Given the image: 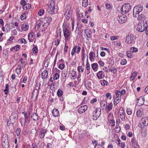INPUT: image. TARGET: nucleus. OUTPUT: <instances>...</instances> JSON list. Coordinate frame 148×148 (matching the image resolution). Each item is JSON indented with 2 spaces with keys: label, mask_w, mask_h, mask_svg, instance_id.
<instances>
[{
  "label": "nucleus",
  "mask_w": 148,
  "mask_h": 148,
  "mask_svg": "<svg viewBox=\"0 0 148 148\" xmlns=\"http://www.w3.org/2000/svg\"><path fill=\"white\" fill-rule=\"evenodd\" d=\"M142 109H139L136 112V115L138 117L141 116L142 114V112L141 111Z\"/></svg>",
  "instance_id": "36"
},
{
  "label": "nucleus",
  "mask_w": 148,
  "mask_h": 148,
  "mask_svg": "<svg viewBox=\"0 0 148 148\" xmlns=\"http://www.w3.org/2000/svg\"><path fill=\"white\" fill-rule=\"evenodd\" d=\"M9 86L8 84H6L5 85V89L3 91L5 94H7L9 92Z\"/></svg>",
  "instance_id": "34"
},
{
  "label": "nucleus",
  "mask_w": 148,
  "mask_h": 148,
  "mask_svg": "<svg viewBox=\"0 0 148 148\" xmlns=\"http://www.w3.org/2000/svg\"><path fill=\"white\" fill-rule=\"evenodd\" d=\"M64 64H60L59 66V68L61 69H63L64 67Z\"/></svg>",
  "instance_id": "62"
},
{
  "label": "nucleus",
  "mask_w": 148,
  "mask_h": 148,
  "mask_svg": "<svg viewBox=\"0 0 148 148\" xmlns=\"http://www.w3.org/2000/svg\"><path fill=\"white\" fill-rule=\"evenodd\" d=\"M20 129L19 128H17L16 130L15 133L18 138H19L20 137Z\"/></svg>",
  "instance_id": "30"
},
{
  "label": "nucleus",
  "mask_w": 148,
  "mask_h": 148,
  "mask_svg": "<svg viewBox=\"0 0 148 148\" xmlns=\"http://www.w3.org/2000/svg\"><path fill=\"white\" fill-rule=\"evenodd\" d=\"M48 75V72L47 70L44 71L41 73V77L42 79H45Z\"/></svg>",
  "instance_id": "16"
},
{
  "label": "nucleus",
  "mask_w": 148,
  "mask_h": 148,
  "mask_svg": "<svg viewBox=\"0 0 148 148\" xmlns=\"http://www.w3.org/2000/svg\"><path fill=\"white\" fill-rule=\"evenodd\" d=\"M63 32L65 38L67 39L71 34V32L69 31V30H63Z\"/></svg>",
  "instance_id": "14"
},
{
  "label": "nucleus",
  "mask_w": 148,
  "mask_h": 148,
  "mask_svg": "<svg viewBox=\"0 0 148 148\" xmlns=\"http://www.w3.org/2000/svg\"><path fill=\"white\" fill-rule=\"evenodd\" d=\"M55 0H49L48 5L47 11L49 14H54L57 11L58 7L55 5Z\"/></svg>",
  "instance_id": "2"
},
{
  "label": "nucleus",
  "mask_w": 148,
  "mask_h": 148,
  "mask_svg": "<svg viewBox=\"0 0 148 148\" xmlns=\"http://www.w3.org/2000/svg\"><path fill=\"white\" fill-rule=\"evenodd\" d=\"M130 51L132 53L136 52L138 51V49L135 47H132L130 48Z\"/></svg>",
  "instance_id": "41"
},
{
  "label": "nucleus",
  "mask_w": 148,
  "mask_h": 148,
  "mask_svg": "<svg viewBox=\"0 0 148 148\" xmlns=\"http://www.w3.org/2000/svg\"><path fill=\"white\" fill-rule=\"evenodd\" d=\"M73 49H75V50L76 51V52L77 53H79L81 50V47L78 46H74Z\"/></svg>",
  "instance_id": "28"
},
{
  "label": "nucleus",
  "mask_w": 148,
  "mask_h": 148,
  "mask_svg": "<svg viewBox=\"0 0 148 148\" xmlns=\"http://www.w3.org/2000/svg\"><path fill=\"white\" fill-rule=\"evenodd\" d=\"M87 30L86 29L85 30V33L86 34V37L88 38H90L91 37L90 34L89 33H87L86 32V31Z\"/></svg>",
  "instance_id": "60"
},
{
  "label": "nucleus",
  "mask_w": 148,
  "mask_h": 148,
  "mask_svg": "<svg viewBox=\"0 0 148 148\" xmlns=\"http://www.w3.org/2000/svg\"><path fill=\"white\" fill-rule=\"evenodd\" d=\"M16 120V116L12 114L10 117V119L8 121L7 124H11L12 125H13L14 123L15 122Z\"/></svg>",
  "instance_id": "9"
},
{
  "label": "nucleus",
  "mask_w": 148,
  "mask_h": 148,
  "mask_svg": "<svg viewBox=\"0 0 148 148\" xmlns=\"http://www.w3.org/2000/svg\"><path fill=\"white\" fill-rule=\"evenodd\" d=\"M106 6L107 9H110L112 8V6L110 4L108 3H106Z\"/></svg>",
  "instance_id": "53"
},
{
  "label": "nucleus",
  "mask_w": 148,
  "mask_h": 148,
  "mask_svg": "<svg viewBox=\"0 0 148 148\" xmlns=\"http://www.w3.org/2000/svg\"><path fill=\"white\" fill-rule=\"evenodd\" d=\"M31 7L30 4L29 3H26L23 6V8L24 10H27L30 8Z\"/></svg>",
  "instance_id": "27"
},
{
  "label": "nucleus",
  "mask_w": 148,
  "mask_h": 148,
  "mask_svg": "<svg viewBox=\"0 0 148 148\" xmlns=\"http://www.w3.org/2000/svg\"><path fill=\"white\" fill-rule=\"evenodd\" d=\"M47 130L46 129H43L40 132L39 135H40V138H43L45 134L46 133Z\"/></svg>",
  "instance_id": "25"
},
{
  "label": "nucleus",
  "mask_w": 148,
  "mask_h": 148,
  "mask_svg": "<svg viewBox=\"0 0 148 148\" xmlns=\"http://www.w3.org/2000/svg\"><path fill=\"white\" fill-rule=\"evenodd\" d=\"M33 46L34 47L32 49V50L34 53L36 54L38 52L37 46L36 45H35L34 44H33Z\"/></svg>",
  "instance_id": "33"
},
{
  "label": "nucleus",
  "mask_w": 148,
  "mask_h": 148,
  "mask_svg": "<svg viewBox=\"0 0 148 148\" xmlns=\"http://www.w3.org/2000/svg\"><path fill=\"white\" fill-rule=\"evenodd\" d=\"M20 48V46L19 45H16V46L13 47V49L17 51Z\"/></svg>",
  "instance_id": "57"
},
{
  "label": "nucleus",
  "mask_w": 148,
  "mask_h": 148,
  "mask_svg": "<svg viewBox=\"0 0 148 148\" xmlns=\"http://www.w3.org/2000/svg\"><path fill=\"white\" fill-rule=\"evenodd\" d=\"M45 19H46L47 23H48V25H49L50 23V22L51 21L52 18L51 17L49 16H48L47 17H45Z\"/></svg>",
  "instance_id": "40"
},
{
  "label": "nucleus",
  "mask_w": 148,
  "mask_h": 148,
  "mask_svg": "<svg viewBox=\"0 0 148 148\" xmlns=\"http://www.w3.org/2000/svg\"><path fill=\"white\" fill-rule=\"evenodd\" d=\"M127 63L126 60L124 59L121 60L120 62V63L121 64L124 65L126 64Z\"/></svg>",
  "instance_id": "50"
},
{
  "label": "nucleus",
  "mask_w": 148,
  "mask_h": 148,
  "mask_svg": "<svg viewBox=\"0 0 148 148\" xmlns=\"http://www.w3.org/2000/svg\"><path fill=\"white\" fill-rule=\"evenodd\" d=\"M89 58L91 61L94 60V59L93 58L94 57H95V54L93 52L91 51L89 54Z\"/></svg>",
  "instance_id": "22"
},
{
  "label": "nucleus",
  "mask_w": 148,
  "mask_h": 148,
  "mask_svg": "<svg viewBox=\"0 0 148 148\" xmlns=\"http://www.w3.org/2000/svg\"><path fill=\"white\" fill-rule=\"evenodd\" d=\"M52 115L53 116L56 117L58 116L59 115V113L57 109H54L52 111Z\"/></svg>",
  "instance_id": "17"
},
{
  "label": "nucleus",
  "mask_w": 148,
  "mask_h": 148,
  "mask_svg": "<svg viewBox=\"0 0 148 148\" xmlns=\"http://www.w3.org/2000/svg\"><path fill=\"white\" fill-rule=\"evenodd\" d=\"M28 24V23L27 22L24 23L21 27L22 29L25 31L27 30L29 27Z\"/></svg>",
  "instance_id": "15"
},
{
  "label": "nucleus",
  "mask_w": 148,
  "mask_h": 148,
  "mask_svg": "<svg viewBox=\"0 0 148 148\" xmlns=\"http://www.w3.org/2000/svg\"><path fill=\"white\" fill-rule=\"evenodd\" d=\"M119 114L120 116V118H121L122 120H123L125 119L124 111L122 107L121 108L119 109Z\"/></svg>",
  "instance_id": "12"
},
{
  "label": "nucleus",
  "mask_w": 148,
  "mask_h": 148,
  "mask_svg": "<svg viewBox=\"0 0 148 148\" xmlns=\"http://www.w3.org/2000/svg\"><path fill=\"white\" fill-rule=\"evenodd\" d=\"M109 62H110V64H111L112 65L114 64V61L113 59L111 58L110 59Z\"/></svg>",
  "instance_id": "59"
},
{
  "label": "nucleus",
  "mask_w": 148,
  "mask_h": 148,
  "mask_svg": "<svg viewBox=\"0 0 148 148\" xmlns=\"http://www.w3.org/2000/svg\"><path fill=\"white\" fill-rule=\"evenodd\" d=\"M26 3V2L24 0H21L20 2V4L23 6Z\"/></svg>",
  "instance_id": "61"
},
{
  "label": "nucleus",
  "mask_w": 148,
  "mask_h": 148,
  "mask_svg": "<svg viewBox=\"0 0 148 148\" xmlns=\"http://www.w3.org/2000/svg\"><path fill=\"white\" fill-rule=\"evenodd\" d=\"M68 70L67 69H64L62 73V75L63 77H66L67 74Z\"/></svg>",
  "instance_id": "44"
},
{
  "label": "nucleus",
  "mask_w": 148,
  "mask_h": 148,
  "mask_svg": "<svg viewBox=\"0 0 148 148\" xmlns=\"http://www.w3.org/2000/svg\"><path fill=\"white\" fill-rule=\"evenodd\" d=\"M98 64L97 63H94L91 65V66L93 70L95 71V70L97 68Z\"/></svg>",
  "instance_id": "46"
},
{
  "label": "nucleus",
  "mask_w": 148,
  "mask_h": 148,
  "mask_svg": "<svg viewBox=\"0 0 148 148\" xmlns=\"http://www.w3.org/2000/svg\"><path fill=\"white\" fill-rule=\"evenodd\" d=\"M143 9V7L142 5H138L136 6L133 10V16L134 17H138L137 19L138 20L143 21L145 19V16L142 14H139Z\"/></svg>",
  "instance_id": "1"
},
{
  "label": "nucleus",
  "mask_w": 148,
  "mask_h": 148,
  "mask_svg": "<svg viewBox=\"0 0 148 148\" xmlns=\"http://www.w3.org/2000/svg\"><path fill=\"white\" fill-rule=\"evenodd\" d=\"M106 96L107 98L109 99H111L112 98V95L110 93L108 92L106 93Z\"/></svg>",
  "instance_id": "55"
},
{
  "label": "nucleus",
  "mask_w": 148,
  "mask_h": 148,
  "mask_svg": "<svg viewBox=\"0 0 148 148\" xmlns=\"http://www.w3.org/2000/svg\"><path fill=\"white\" fill-rule=\"evenodd\" d=\"M71 76H72V79H75L76 78V76H77V75H76L77 74H76V71H73V70H72L71 72Z\"/></svg>",
  "instance_id": "29"
},
{
  "label": "nucleus",
  "mask_w": 148,
  "mask_h": 148,
  "mask_svg": "<svg viewBox=\"0 0 148 148\" xmlns=\"http://www.w3.org/2000/svg\"><path fill=\"white\" fill-rule=\"evenodd\" d=\"M98 63L101 66H103L104 65V63L101 60L99 61Z\"/></svg>",
  "instance_id": "64"
},
{
  "label": "nucleus",
  "mask_w": 148,
  "mask_h": 148,
  "mask_svg": "<svg viewBox=\"0 0 148 148\" xmlns=\"http://www.w3.org/2000/svg\"><path fill=\"white\" fill-rule=\"evenodd\" d=\"M88 0H83L82 6L83 7H86L88 6Z\"/></svg>",
  "instance_id": "35"
},
{
  "label": "nucleus",
  "mask_w": 148,
  "mask_h": 148,
  "mask_svg": "<svg viewBox=\"0 0 148 148\" xmlns=\"http://www.w3.org/2000/svg\"><path fill=\"white\" fill-rule=\"evenodd\" d=\"M88 108L86 105H84L80 107L78 110V112L80 114H82L86 111Z\"/></svg>",
  "instance_id": "11"
},
{
  "label": "nucleus",
  "mask_w": 148,
  "mask_h": 148,
  "mask_svg": "<svg viewBox=\"0 0 148 148\" xmlns=\"http://www.w3.org/2000/svg\"><path fill=\"white\" fill-rule=\"evenodd\" d=\"M116 19L119 23L122 24L126 21L127 19V17L123 14L120 16H118Z\"/></svg>",
  "instance_id": "8"
},
{
  "label": "nucleus",
  "mask_w": 148,
  "mask_h": 148,
  "mask_svg": "<svg viewBox=\"0 0 148 148\" xmlns=\"http://www.w3.org/2000/svg\"><path fill=\"white\" fill-rule=\"evenodd\" d=\"M64 15H65V18L67 20H69V19L71 15L70 14L69 10H66V11L65 12Z\"/></svg>",
  "instance_id": "26"
},
{
  "label": "nucleus",
  "mask_w": 148,
  "mask_h": 148,
  "mask_svg": "<svg viewBox=\"0 0 148 148\" xmlns=\"http://www.w3.org/2000/svg\"><path fill=\"white\" fill-rule=\"evenodd\" d=\"M81 56L82 57V61H84L85 60L86 56V53H85V51L84 48H83L82 51V53Z\"/></svg>",
  "instance_id": "24"
},
{
  "label": "nucleus",
  "mask_w": 148,
  "mask_h": 148,
  "mask_svg": "<svg viewBox=\"0 0 148 148\" xmlns=\"http://www.w3.org/2000/svg\"><path fill=\"white\" fill-rule=\"evenodd\" d=\"M21 67H18L16 70V72L18 74H19L21 73Z\"/></svg>",
  "instance_id": "51"
},
{
  "label": "nucleus",
  "mask_w": 148,
  "mask_h": 148,
  "mask_svg": "<svg viewBox=\"0 0 148 148\" xmlns=\"http://www.w3.org/2000/svg\"><path fill=\"white\" fill-rule=\"evenodd\" d=\"M57 41H56L55 43V45L56 46L58 45L60 42V40L59 38L57 40Z\"/></svg>",
  "instance_id": "63"
},
{
  "label": "nucleus",
  "mask_w": 148,
  "mask_h": 148,
  "mask_svg": "<svg viewBox=\"0 0 148 148\" xmlns=\"http://www.w3.org/2000/svg\"><path fill=\"white\" fill-rule=\"evenodd\" d=\"M141 122L143 125H142L141 123H140L138 125V126L141 128H143L144 126H147L148 125V117H146L142 118L141 120Z\"/></svg>",
  "instance_id": "7"
},
{
  "label": "nucleus",
  "mask_w": 148,
  "mask_h": 148,
  "mask_svg": "<svg viewBox=\"0 0 148 148\" xmlns=\"http://www.w3.org/2000/svg\"><path fill=\"white\" fill-rule=\"evenodd\" d=\"M25 120V123L26 122L27 123H29L30 122V120L29 119H28V118H29V114H28L27 113V112H25L24 113V114Z\"/></svg>",
  "instance_id": "20"
},
{
  "label": "nucleus",
  "mask_w": 148,
  "mask_h": 148,
  "mask_svg": "<svg viewBox=\"0 0 148 148\" xmlns=\"http://www.w3.org/2000/svg\"><path fill=\"white\" fill-rule=\"evenodd\" d=\"M59 74L58 73H56L53 75V79L57 80L59 78Z\"/></svg>",
  "instance_id": "43"
},
{
  "label": "nucleus",
  "mask_w": 148,
  "mask_h": 148,
  "mask_svg": "<svg viewBox=\"0 0 148 148\" xmlns=\"http://www.w3.org/2000/svg\"><path fill=\"white\" fill-rule=\"evenodd\" d=\"M70 24L66 23V22H64L63 24V30H69V27Z\"/></svg>",
  "instance_id": "19"
},
{
  "label": "nucleus",
  "mask_w": 148,
  "mask_h": 148,
  "mask_svg": "<svg viewBox=\"0 0 148 148\" xmlns=\"http://www.w3.org/2000/svg\"><path fill=\"white\" fill-rule=\"evenodd\" d=\"M101 109L100 108H97L93 111L92 118L94 120H97L100 116L101 114Z\"/></svg>",
  "instance_id": "4"
},
{
  "label": "nucleus",
  "mask_w": 148,
  "mask_h": 148,
  "mask_svg": "<svg viewBox=\"0 0 148 148\" xmlns=\"http://www.w3.org/2000/svg\"><path fill=\"white\" fill-rule=\"evenodd\" d=\"M100 105L101 107H104L107 105V102L105 100H102L101 102Z\"/></svg>",
  "instance_id": "47"
},
{
  "label": "nucleus",
  "mask_w": 148,
  "mask_h": 148,
  "mask_svg": "<svg viewBox=\"0 0 148 148\" xmlns=\"http://www.w3.org/2000/svg\"><path fill=\"white\" fill-rule=\"evenodd\" d=\"M31 117L34 121H36L38 119V116L37 113H33L31 114Z\"/></svg>",
  "instance_id": "18"
},
{
  "label": "nucleus",
  "mask_w": 148,
  "mask_h": 148,
  "mask_svg": "<svg viewBox=\"0 0 148 148\" xmlns=\"http://www.w3.org/2000/svg\"><path fill=\"white\" fill-rule=\"evenodd\" d=\"M25 64H23V62H21V63H18V66H19V67H21V68L23 67H25Z\"/></svg>",
  "instance_id": "52"
},
{
  "label": "nucleus",
  "mask_w": 148,
  "mask_h": 148,
  "mask_svg": "<svg viewBox=\"0 0 148 148\" xmlns=\"http://www.w3.org/2000/svg\"><path fill=\"white\" fill-rule=\"evenodd\" d=\"M131 52H130V51H127L126 52V54L127 57L130 58H132L133 57V55L131 54Z\"/></svg>",
  "instance_id": "45"
},
{
  "label": "nucleus",
  "mask_w": 148,
  "mask_h": 148,
  "mask_svg": "<svg viewBox=\"0 0 148 148\" xmlns=\"http://www.w3.org/2000/svg\"><path fill=\"white\" fill-rule=\"evenodd\" d=\"M77 69L79 72H81L82 73L84 71V69L82 68V66H78Z\"/></svg>",
  "instance_id": "49"
},
{
  "label": "nucleus",
  "mask_w": 148,
  "mask_h": 148,
  "mask_svg": "<svg viewBox=\"0 0 148 148\" xmlns=\"http://www.w3.org/2000/svg\"><path fill=\"white\" fill-rule=\"evenodd\" d=\"M44 12L45 11L43 10H40L38 12V14L39 16H41L44 14Z\"/></svg>",
  "instance_id": "48"
},
{
  "label": "nucleus",
  "mask_w": 148,
  "mask_h": 148,
  "mask_svg": "<svg viewBox=\"0 0 148 148\" xmlns=\"http://www.w3.org/2000/svg\"><path fill=\"white\" fill-rule=\"evenodd\" d=\"M125 41L128 44L134 43L135 42L134 36L132 34L126 36Z\"/></svg>",
  "instance_id": "5"
},
{
  "label": "nucleus",
  "mask_w": 148,
  "mask_h": 148,
  "mask_svg": "<svg viewBox=\"0 0 148 148\" xmlns=\"http://www.w3.org/2000/svg\"><path fill=\"white\" fill-rule=\"evenodd\" d=\"M28 39L30 42H32L35 38L34 34L32 33H30L28 35Z\"/></svg>",
  "instance_id": "13"
},
{
  "label": "nucleus",
  "mask_w": 148,
  "mask_h": 148,
  "mask_svg": "<svg viewBox=\"0 0 148 148\" xmlns=\"http://www.w3.org/2000/svg\"><path fill=\"white\" fill-rule=\"evenodd\" d=\"M63 91L60 89H59L57 92V94L59 97H61L63 94Z\"/></svg>",
  "instance_id": "32"
},
{
  "label": "nucleus",
  "mask_w": 148,
  "mask_h": 148,
  "mask_svg": "<svg viewBox=\"0 0 148 148\" xmlns=\"http://www.w3.org/2000/svg\"><path fill=\"white\" fill-rule=\"evenodd\" d=\"M127 112L128 114L130 115L132 113V110L130 108H128L127 109Z\"/></svg>",
  "instance_id": "56"
},
{
  "label": "nucleus",
  "mask_w": 148,
  "mask_h": 148,
  "mask_svg": "<svg viewBox=\"0 0 148 148\" xmlns=\"http://www.w3.org/2000/svg\"><path fill=\"white\" fill-rule=\"evenodd\" d=\"M119 102V97H116L114 100V103L115 105H117Z\"/></svg>",
  "instance_id": "39"
},
{
  "label": "nucleus",
  "mask_w": 148,
  "mask_h": 148,
  "mask_svg": "<svg viewBox=\"0 0 148 148\" xmlns=\"http://www.w3.org/2000/svg\"><path fill=\"white\" fill-rule=\"evenodd\" d=\"M39 91V90L34 89L32 93V97H35L36 98H37L38 94Z\"/></svg>",
  "instance_id": "23"
},
{
  "label": "nucleus",
  "mask_w": 148,
  "mask_h": 148,
  "mask_svg": "<svg viewBox=\"0 0 148 148\" xmlns=\"http://www.w3.org/2000/svg\"><path fill=\"white\" fill-rule=\"evenodd\" d=\"M103 74V71H99L97 73V77L99 79H101L104 77V75Z\"/></svg>",
  "instance_id": "21"
},
{
  "label": "nucleus",
  "mask_w": 148,
  "mask_h": 148,
  "mask_svg": "<svg viewBox=\"0 0 148 148\" xmlns=\"http://www.w3.org/2000/svg\"><path fill=\"white\" fill-rule=\"evenodd\" d=\"M146 28V26L143 24V22H140L138 23L136 29L140 32H143L145 30Z\"/></svg>",
  "instance_id": "6"
},
{
  "label": "nucleus",
  "mask_w": 148,
  "mask_h": 148,
  "mask_svg": "<svg viewBox=\"0 0 148 148\" xmlns=\"http://www.w3.org/2000/svg\"><path fill=\"white\" fill-rule=\"evenodd\" d=\"M106 108L109 111L111 110H112V103L111 102L108 103V105H106Z\"/></svg>",
  "instance_id": "31"
},
{
  "label": "nucleus",
  "mask_w": 148,
  "mask_h": 148,
  "mask_svg": "<svg viewBox=\"0 0 148 148\" xmlns=\"http://www.w3.org/2000/svg\"><path fill=\"white\" fill-rule=\"evenodd\" d=\"M40 86L41 84H40L39 82H37L36 83V86L34 89L38 90H39Z\"/></svg>",
  "instance_id": "37"
},
{
  "label": "nucleus",
  "mask_w": 148,
  "mask_h": 148,
  "mask_svg": "<svg viewBox=\"0 0 148 148\" xmlns=\"http://www.w3.org/2000/svg\"><path fill=\"white\" fill-rule=\"evenodd\" d=\"M137 105L138 106H141L144 104L145 101V98L143 97H140L137 99Z\"/></svg>",
  "instance_id": "10"
},
{
  "label": "nucleus",
  "mask_w": 148,
  "mask_h": 148,
  "mask_svg": "<svg viewBox=\"0 0 148 148\" xmlns=\"http://www.w3.org/2000/svg\"><path fill=\"white\" fill-rule=\"evenodd\" d=\"M26 14L23 13L22 14L21 16V19L22 20H23L24 19L26 18Z\"/></svg>",
  "instance_id": "54"
},
{
  "label": "nucleus",
  "mask_w": 148,
  "mask_h": 148,
  "mask_svg": "<svg viewBox=\"0 0 148 148\" xmlns=\"http://www.w3.org/2000/svg\"><path fill=\"white\" fill-rule=\"evenodd\" d=\"M137 74V72H133L131 76L130 77V80L131 81L133 80L134 79V77Z\"/></svg>",
  "instance_id": "38"
},
{
  "label": "nucleus",
  "mask_w": 148,
  "mask_h": 148,
  "mask_svg": "<svg viewBox=\"0 0 148 148\" xmlns=\"http://www.w3.org/2000/svg\"><path fill=\"white\" fill-rule=\"evenodd\" d=\"M116 95L117 97H120L121 95L120 93V91L119 90H116Z\"/></svg>",
  "instance_id": "58"
},
{
  "label": "nucleus",
  "mask_w": 148,
  "mask_h": 148,
  "mask_svg": "<svg viewBox=\"0 0 148 148\" xmlns=\"http://www.w3.org/2000/svg\"><path fill=\"white\" fill-rule=\"evenodd\" d=\"M131 6L130 3H127L125 4L121 8L122 14H126L131 9Z\"/></svg>",
  "instance_id": "3"
},
{
  "label": "nucleus",
  "mask_w": 148,
  "mask_h": 148,
  "mask_svg": "<svg viewBox=\"0 0 148 148\" xmlns=\"http://www.w3.org/2000/svg\"><path fill=\"white\" fill-rule=\"evenodd\" d=\"M101 83V84L103 86H105V85H107L108 84V82L105 80H103L100 81Z\"/></svg>",
  "instance_id": "42"
}]
</instances>
